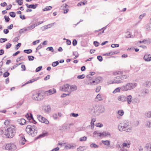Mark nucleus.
<instances>
[{"label": "nucleus", "instance_id": "nucleus-55", "mask_svg": "<svg viewBox=\"0 0 151 151\" xmlns=\"http://www.w3.org/2000/svg\"><path fill=\"white\" fill-rule=\"evenodd\" d=\"M78 116V114H75L74 113H72L70 114V116H73L75 117H76Z\"/></svg>", "mask_w": 151, "mask_h": 151}, {"label": "nucleus", "instance_id": "nucleus-32", "mask_svg": "<svg viewBox=\"0 0 151 151\" xmlns=\"http://www.w3.org/2000/svg\"><path fill=\"white\" fill-rule=\"evenodd\" d=\"M35 24H32L27 27V30H32L35 27Z\"/></svg>", "mask_w": 151, "mask_h": 151}, {"label": "nucleus", "instance_id": "nucleus-19", "mask_svg": "<svg viewBox=\"0 0 151 151\" xmlns=\"http://www.w3.org/2000/svg\"><path fill=\"white\" fill-rule=\"evenodd\" d=\"M139 43H143L144 44H148L151 43V40L150 39H145L142 41H139Z\"/></svg>", "mask_w": 151, "mask_h": 151}, {"label": "nucleus", "instance_id": "nucleus-46", "mask_svg": "<svg viewBox=\"0 0 151 151\" xmlns=\"http://www.w3.org/2000/svg\"><path fill=\"white\" fill-rule=\"evenodd\" d=\"M9 15L11 17H15L16 14L15 12H12L9 13Z\"/></svg>", "mask_w": 151, "mask_h": 151}, {"label": "nucleus", "instance_id": "nucleus-51", "mask_svg": "<svg viewBox=\"0 0 151 151\" xmlns=\"http://www.w3.org/2000/svg\"><path fill=\"white\" fill-rule=\"evenodd\" d=\"M120 116L123 115L124 114V111L122 110H119L118 112Z\"/></svg>", "mask_w": 151, "mask_h": 151}, {"label": "nucleus", "instance_id": "nucleus-45", "mask_svg": "<svg viewBox=\"0 0 151 151\" xmlns=\"http://www.w3.org/2000/svg\"><path fill=\"white\" fill-rule=\"evenodd\" d=\"M16 2L19 5H21L23 4L22 0H16Z\"/></svg>", "mask_w": 151, "mask_h": 151}, {"label": "nucleus", "instance_id": "nucleus-44", "mask_svg": "<svg viewBox=\"0 0 151 151\" xmlns=\"http://www.w3.org/2000/svg\"><path fill=\"white\" fill-rule=\"evenodd\" d=\"M87 137L86 136H84L80 138L79 140L81 141H86V140Z\"/></svg>", "mask_w": 151, "mask_h": 151}, {"label": "nucleus", "instance_id": "nucleus-63", "mask_svg": "<svg viewBox=\"0 0 151 151\" xmlns=\"http://www.w3.org/2000/svg\"><path fill=\"white\" fill-rule=\"evenodd\" d=\"M10 122V121L9 120H6L4 122V124L6 125H8Z\"/></svg>", "mask_w": 151, "mask_h": 151}, {"label": "nucleus", "instance_id": "nucleus-31", "mask_svg": "<svg viewBox=\"0 0 151 151\" xmlns=\"http://www.w3.org/2000/svg\"><path fill=\"white\" fill-rule=\"evenodd\" d=\"M87 1L86 0H84L83 1H82L81 2H80L79 3H78L77 4V6H81L82 5H85L87 3Z\"/></svg>", "mask_w": 151, "mask_h": 151}, {"label": "nucleus", "instance_id": "nucleus-18", "mask_svg": "<svg viewBox=\"0 0 151 151\" xmlns=\"http://www.w3.org/2000/svg\"><path fill=\"white\" fill-rule=\"evenodd\" d=\"M144 59L146 62H149L151 61V57L149 55H145L144 57Z\"/></svg>", "mask_w": 151, "mask_h": 151}, {"label": "nucleus", "instance_id": "nucleus-14", "mask_svg": "<svg viewBox=\"0 0 151 151\" xmlns=\"http://www.w3.org/2000/svg\"><path fill=\"white\" fill-rule=\"evenodd\" d=\"M126 101H127V104H130L132 102V97L131 95H129L126 97Z\"/></svg>", "mask_w": 151, "mask_h": 151}, {"label": "nucleus", "instance_id": "nucleus-59", "mask_svg": "<svg viewBox=\"0 0 151 151\" xmlns=\"http://www.w3.org/2000/svg\"><path fill=\"white\" fill-rule=\"evenodd\" d=\"M12 46V44L10 43H8L6 44V47L8 49L10 48Z\"/></svg>", "mask_w": 151, "mask_h": 151}, {"label": "nucleus", "instance_id": "nucleus-1", "mask_svg": "<svg viewBox=\"0 0 151 151\" xmlns=\"http://www.w3.org/2000/svg\"><path fill=\"white\" fill-rule=\"evenodd\" d=\"M118 128L119 130L121 132L125 131L127 132H130L132 130V127L131 124L128 122L120 123L118 125Z\"/></svg>", "mask_w": 151, "mask_h": 151}, {"label": "nucleus", "instance_id": "nucleus-13", "mask_svg": "<svg viewBox=\"0 0 151 151\" xmlns=\"http://www.w3.org/2000/svg\"><path fill=\"white\" fill-rule=\"evenodd\" d=\"M100 137H109L111 136V134L109 132H101V134H100Z\"/></svg>", "mask_w": 151, "mask_h": 151}, {"label": "nucleus", "instance_id": "nucleus-48", "mask_svg": "<svg viewBox=\"0 0 151 151\" xmlns=\"http://www.w3.org/2000/svg\"><path fill=\"white\" fill-rule=\"evenodd\" d=\"M27 31H28L27 28H24L23 29H21L20 30L19 32L21 33H24Z\"/></svg>", "mask_w": 151, "mask_h": 151}, {"label": "nucleus", "instance_id": "nucleus-64", "mask_svg": "<svg viewBox=\"0 0 151 151\" xmlns=\"http://www.w3.org/2000/svg\"><path fill=\"white\" fill-rule=\"evenodd\" d=\"M101 89V86H98L97 87L96 90V92H99Z\"/></svg>", "mask_w": 151, "mask_h": 151}, {"label": "nucleus", "instance_id": "nucleus-62", "mask_svg": "<svg viewBox=\"0 0 151 151\" xmlns=\"http://www.w3.org/2000/svg\"><path fill=\"white\" fill-rule=\"evenodd\" d=\"M73 45L74 46L76 45L77 44V41L76 40H74L73 42Z\"/></svg>", "mask_w": 151, "mask_h": 151}, {"label": "nucleus", "instance_id": "nucleus-5", "mask_svg": "<svg viewBox=\"0 0 151 151\" xmlns=\"http://www.w3.org/2000/svg\"><path fill=\"white\" fill-rule=\"evenodd\" d=\"M3 149L11 151L15 150L17 149L16 145L13 143H10L4 144L2 147Z\"/></svg>", "mask_w": 151, "mask_h": 151}, {"label": "nucleus", "instance_id": "nucleus-23", "mask_svg": "<svg viewBox=\"0 0 151 151\" xmlns=\"http://www.w3.org/2000/svg\"><path fill=\"white\" fill-rule=\"evenodd\" d=\"M26 5L27 8H33L35 9L37 6V4H30L29 5L27 4H26Z\"/></svg>", "mask_w": 151, "mask_h": 151}, {"label": "nucleus", "instance_id": "nucleus-37", "mask_svg": "<svg viewBox=\"0 0 151 151\" xmlns=\"http://www.w3.org/2000/svg\"><path fill=\"white\" fill-rule=\"evenodd\" d=\"M102 142L104 145H107V146L109 145H110V141L109 140H102Z\"/></svg>", "mask_w": 151, "mask_h": 151}, {"label": "nucleus", "instance_id": "nucleus-60", "mask_svg": "<svg viewBox=\"0 0 151 151\" xmlns=\"http://www.w3.org/2000/svg\"><path fill=\"white\" fill-rule=\"evenodd\" d=\"M139 102V100L135 98L133 99V101H132V102L134 103H138Z\"/></svg>", "mask_w": 151, "mask_h": 151}, {"label": "nucleus", "instance_id": "nucleus-7", "mask_svg": "<svg viewBox=\"0 0 151 151\" xmlns=\"http://www.w3.org/2000/svg\"><path fill=\"white\" fill-rule=\"evenodd\" d=\"M99 105H95L91 109V112L93 115H99Z\"/></svg>", "mask_w": 151, "mask_h": 151}, {"label": "nucleus", "instance_id": "nucleus-40", "mask_svg": "<svg viewBox=\"0 0 151 151\" xmlns=\"http://www.w3.org/2000/svg\"><path fill=\"white\" fill-rule=\"evenodd\" d=\"M121 90V87L117 88H116L113 92V93H115L117 92H119L120 90Z\"/></svg>", "mask_w": 151, "mask_h": 151}, {"label": "nucleus", "instance_id": "nucleus-24", "mask_svg": "<svg viewBox=\"0 0 151 151\" xmlns=\"http://www.w3.org/2000/svg\"><path fill=\"white\" fill-rule=\"evenodd\" d=\"M77 89V87L76 85H74L71 86H70V93L72 92L76 91Z\"/></svg>", "mask_w": 151, "mask_h": 151}, {"label": "nucleus", "instance_id": "nucleus-3", "mask_svg": "<svg viewBox=\"0 0 151 151\" xmlns=\"http://www.w3.org/2000/svg\"><path fill=\"white\" fill-rule=\"evenodd\" d=\"M137 86V83L134 82L128 83L121 87V90L123 91L131 90Z\"/></svg>", "mask_w": 151, "mask_h": 151}, {"label": "nucleus", "instance_id": "nucleus-25", "mask_svg": "<svg viewBox=\"0 0 151 151\" xmlns=\"http://www.w3.org/2000/svg\"><path fill=\"white\" fill-rule=\"evenodd\" d=\"M76 147V145H74L73 144H68L67 145H66L65 147V148H68L69 149H73L75 148Z\"/></svg>", "mask_w": 151, "mask_h": 151}, {"label": "nucleus", "instance_id": "nucleus-15", "mask_svg": "<svg viewBox=\"0 0 151 151\" xmlns=\"http://www.w3.org/2000/svg\"><path fill=\"white\" fill-rule=\"evenodd\" d=\"M26 141L24 136L22 135L20 136L19 143L21 144L24 145Z\"/></svg>", "mask_w": 151, "mask_h": 151}, {"label": "nucleus", "instance_id": "nucleus-54", "mask_svg": "<svg viewBox=\"0 0 151 151\" xmlns=\"http://www.w3.org/2000/svg\"><path fill=\"white\" fill-rule=\"evenodd\" d=\"M93 134L95 135L97 134L99 135V136L100 137V134H101V132H99V131H96L94 132H93Z\"/></svg>", "mask_w": 151, "mask_h": 151}, {"label": "nucleus", "instance_id": "nucleus-10", "mask_svg": "<svg viewBox=\"0 0 151 151\" xmlns=\"http://www.w3.org/2000/svg\"><path fill=\"white\" fill-rule=\"evenodd\" d=\"M122 82L121 80V78L120 76H117L114 78V80L112 81V82L110 83H119Z\"/></svg>", "mask_w": 151, "mask_h": 151}, {"label": "nucleus", "instance_id": "nucleus-42", "mask_svg": "<svg viewBox=\"0 0 151 151\" xmlns=\"http://www.w3.org/2000/svg\"><path fill=\"white\" fill-rule=\"evenodd\" d=\"M24 52L27 54H29L32 52V50L31 49L25 50Z\"/></svg>", "mask_w": 151, "mask_h": 151}, {"label": "nucleus", "instance_id": "nucleus-20", "mask_svg": "<svg viewBox=\"0 0 151 151\" xmlns=\"http://www.w3.org/2000/svg\"><path fill=\"white\" fill-rule=\"evenodd\" d=\"M145 148L147 151H151V143L147 144L145 147Z\"/></svg>", "mask_w": 151, "mask_h": 151}, {"label": "nucleus", "instance_id": "nucleus-27", "mask_svg": "<svg viewBox=\"0 0 151 151\" xmlns=\"http://www.w3.org/2000/svg\"><path fill=\"white\" fill-rule=\"evenodd\" d=\"M144 85L145 87H150L151 86V81H146L144 84Z\"/></svg>", "mask_w": 151, "mask_h": 151}, {"label": "nucleus", "instance_id": "nucleus-39", "mask_svg": "<svg viewBox=\"0 0 151 151\" xmlns=\"http://www.w3.org/2000/svg\"><path fill=\"white\" fill-rule=\"evenodd\" d=\"M121 78V80L124 79H127L129 77V76L127 75H122L120 76Z\"/></svg>", "mask_w": 151, "mask_h": 151}, {"label": "nucleus", "instance_id": "nucleus-61", "mask_svg": "<svg viewBox=\"0 0 151 151\" xmlns=\"http://www.w3.org/2000/svg\"><path fill=\"white\" fill-rule=\"evenodd\" d=\"M9 75V73L8 72H6L4 74L3 76L4 77H7Z\"/></svg>", "mask_w": 151, "mask_h": 151}, {"label": "nucleus", "instance_id": "nucleus-50", "mask_svg": "<svg viewBox=\"0 0 151 151\" xmlns=\"http://www.w3.org/2000/svg\"><path fill=\"white\" fill-rule=\"evenodd\" d=\"M28 58L29 61L33 60L34 59V57L33 56H28Z\"/></svg>", "mask_w": 151, "mask_h": 151}, {"label": "nucleus", "instance_id": "nucleus-41", "mask_svg": "<svg viewBox=\"0 0 151 151\" xmlns=\"http://www.w3.org/2000/svg\"><path fill=\"white\" fill-rule=\"evenodd\" d=\"M90 147H93L94 148H97L99 146L95 143H92L90 145Z\"/></svg>", "mask_w": 151, "mask_h": 151}, {"label": "nucleus", "instance_id": "nucleus-28", "mask_svg": "<svg viewBox=\"0 0 151 151\" xmlns=\"http://www.w3.org/2000/svg\"><path fill=\"white\" fill-rule=\"evenodd\" d=\"M55 23H51L47 25L44 26H43V27L45 29H47L48 28H50L52 27L53 26Z\"/></svg>", "mask_w": 151, "mask_h": 151}, {"label": "nucleus", "instance_id": "nucleus-8", "mask_svg": "<svg viewBox=\"0 0 151 151\" xmlns=\"http://www.w3.org/2000/svg\"><path fill=\"white\" fill-rule=\"evenodd\" d=\"M60 90L65 92H68L69 93H70V86L68 84H65L62 86L60 88Z\"/></svg>", "mask_w": 151, "mask_h": 151}, {"label": "nucleus", "instance_id": "nucleus-17", "mask_svg": "<svg viewBox=\"0 0 151 151\" xmlns=\"http://www.w3.org/2000/svg\"><path fill=\"white\" fill-rule=\"evenodd\" d=\"M99 114L100 113H103L105 111V108L102 105H99Z\"/></svg>", "mask_w": 151, "mask_h": 151}, {"label": "nucleus", "instance_id": "nucleus-36", "mask_svg": "<svg viewBox=\"0 0 151 151\" xmlns=\"http://www.w3.org/2000/svg\"><path fill=\"white\" fill-rule=\"evenodd\" d=\"M145 125L147 128L150 127L151 122L149 121H147L145 122Z\"/></svg>", "mask_w": 151, "mask_h": 151}, {"label": "nucleus", "instance_id": "nucleus-21", "mask_svg": "<svg viewBox=\"0 0 151 151\" xmlns=\"http://www.w3.org/2000/svg\"><path fill=\"white\" fill-rule=\"evenodd\" d=\"M43 109L47 113L49 112L51 110L50 106L49 105L44 106L43 107Z\"/></svg>", "mask_w": 151, "mask_h": 151}, {"label": "nucleus", "instance_id": "nucleus-34", "mask_svg": "<svg viewBox=\"0 0 151 151\" xmlns=\"http://www.w3.org/2000/svg\"><path fill=\"white\" fill-rule=\"evenodd\" d=\"M145 116L148 118H151V111H149L145 113Z\"/></svg>", "mask_w": 151, "mask_h": 151}, {"label": "nucleus", "instance_id": "nucleus-52", "mask_svg": "<svg viewBox=\"0 0 151 151\" xmlns=\"http://www.w3.org/2000/svg\"><path fill=\"white\" fill-rule=\"evenodd\" d=\"M59 64V62L58 61L54 62L52 63V66L53 67H55L58 65Z\"/></svg>", "mask_w": 151, "mask_h": 151}, {"label": "nucleus", "instance_id": "nucleus-33", "mask_svg": "<svg viewBox=\"0 0 151 151\" xmlns=\"http://www.w3.org/2000/svg\"><path fill=\"white\" fill-rule=\"evenodd\" d=\"M52 8V7L51 6H47L44 9H42L43 11H47L50 10Z\"/></svg>", "mask_w": 151, "mask_h": 151}, {"label": "nucleus", "instance_id": "nucleus-47", "mask_svg": "<svg viewBox=\"0 0 151 151\" xmlns=\"http://www.w3.org/2000/svg\"><path fill=\"white\" fill-rule=\"evenodd\" d=\"M85 76L84 74H82L81 75H78L77 76V78L78 79H83L85 77Z\"/></svg>", "mask_w": 151, "mask_h": 151}, {"label": "nucleus", "instance_id": "nucleus-16", "mask_svg": "<svg viewBox=\"0 0 151 151\" xmlns=\"http://www.w3.org/2000/svg\"><path fill=\"white\" fill-rule=\"evenodd\" d=\"M17 122L21 125H24L26 123V120L24 119H21L17 120Z\"/></svg>", "mask_w": 151, "mask_h": 151}, {"label": "nucleus", "instance_id": "nucleus-26", "mask_svg": "<svg viewBox=\"0 0 151 151\" xmlns=\"http://www.w3.org/2000/svg\"><path fill=\"white\" fill-rule=\"evenodd\" d=\"M130 143L128 141H125L122 144L123 147H127L129 148V147Z\"/></svg>", "mask_w": 151, "mask_h": 151}, {"label": "nucleus", "instance_id": "nucleus-58", "mask_svg": "<svg viewBox=\"0 0 151 151\" xmlns=\"http://www.w3.org/2000/svg\"><path fill=\"white\" fill-rule=\"evenodd\" d=\"M7 40L6 38H1L0 39V42L1 43H4Z\"/></svg>", "mask_w": 151, "mask_h": 151}, {"label": "nucleus", "instance_id": "nucleus-43", "mask_svg": "<svg viewBox=\"0 0 151 151\" xmlns=\"http://www.w3.org/2000/svg\"><path fill=\"white\" fill-rule=\"evenodd\" d=\"M45 134H46L44 133L40 134L36 138V139H38L40 138L43 137L45 136Z\"/></svg>", "mask_w": 151, "mask_h": 151}, {"label": "nucleus", "instance_id": "nucleus-38", "mask_svg": "<svg viewBox=\"0 0 151 151\" xmlns=\"http://www.w3.org/2000/svg\"><path fill=\"white\" fill-rule=\"evenodd\" d=\"M96 99H97L98 101H101L103 100L100 94H99L97 95L96 97Z\"/></svg>", "mask_w": 151, "mask_h": 151}, {"label": "nucleus", "instance_id": "nucleus-35", "mask_svg": "<svg viewBox=\"0 0 151 151\" xmlns=\"http://www.w3.org/2000/svg\"><path fill=\"white\" fill-rule=\"evenodd\" d=\"M96 119L93 118L92 119L91 122V126L92 128L94 126V122L96 121Z\"/></svg>", "mask_w": 151, "mask_h": 151}, {"label": "nucleus", "instance_id": "nucleus-6", "mask_svg": "<svg viewBox=\"0 0 151 151\" xmlns=\"http://www.w3.org/2000/svg\"><path fill=\"white\" fill-rule=\"evenodd\" d=\"M43 95L40 93L35 92L32 95V98L35 101H41L44 98Z\"/></svg>", "mask_w": 151, "mask_h": 151}, {"label": "nucleus", "instance_id": "nucleus-9", "mask_svg": "<svg viewBox=\"0 0 151 151\" xmlns=\"http://www.w3.org/2000/svg\"><path fill=\"white\" fill-rule=\"evenodd\" d=\"M37 118L39 121L41 122L45 123L48 124H49V121L45 117L40 115H37Z\"/></svg>", "mask_w": 151, "mask_h": 151}, {"label": "nucleus", "instance_id": "nucleus-2", "mask_svg": "<svg viewBox=\"0 0 151 151\" xmlns=\"http://www.w3.org/2000/svg\"><path fill=\"white\" fill-rule=\"evenodd\" d=\"M16 131V127L15 126H9L7 129V133L5 135L8 138H12L15 135Z\"/></svg>", "mask_w": 151, "mask_h": 151}, {"label": "nucleus", "instance_id": "nucleus-57", "mask_svg": "<svg viewBox=\"0 0 151 151\" xmlns=\"http://www.w3.org/2000/svg\"><path fill=\"white\" fill-rule=\"evenodd\" d=\"M84 149V147H83L80 146L77 149L78 151H81L83 150Z\"/></svg>", "mask_w": 151, "mask_h": 151}, {"label": "nucleus", "instance_id": "nucleus-11", "mask_svg": "<svg viewBox=\"0 0 151 151\" xmlns=\"http://www.w3.org/2000/svg\"><path fill=\"white\" fill-rule=\"evenodd\" d=\"M56 89L53 88L45 91V95L48 96L54 94L56 93Z\"/></svg>", "mask_w": 151, "mask_h": 151}, {"label": "nucleus", "instance_id": "nucleus-53", "mask_svg": "<svg viewBox=\"0 0 151 151\" xmlns=\"http://www.w3.org/2000/svg\"><path fill=\"white\" fill-rule=\"evenodd\" d=\"M73 54L75 57L74 58V59L76 58L78 56V53L77 52H73Z\"/></svg>", "mask_w": 151, "mask_h": 151}, {"label": "nucleus", "instance_id": "nucleus-4", "mask_svg": "<svg viewBox=\"0 0 151 151\" xmlns=\"http://www.w3.org/2000/svg\"><path fill=\"white\" fill-rule=\"evenodd\" d=\"M26 132L32 136H35L37 133V131L36 129V127L34 125H28L26 128Z\"/></svg>", "mask_w": 151, "mask_h": 151}, {"label": "nucleus", "instance_id": "nucleus-12", "mask_svg": "<svg viewBox=\"0 0 151 151\" xmlns=\"http://www.w3.org/2000/svg\"><path fill=\"white\" fill-rule=\"evenodd\" d=\"M117 100L121 102H124L126 101V96L123 95H120L117 97Z\"/></svg>", "mask_w": 151, "mask_h": 151}, {"label": "nucleus", "instance_id": "nucleus-30", "mask_svg": "<svg viewBox=\"0 0 151 151\" xmlns=\"http://www.w3.org/2000/svg\"><path fill=\"white\" fill-rule=\"evenodd\" d=\"M25 116L28 119L31 120V119H32L33 120V118L31 114H30L29 115L28 114H27Z\"/></svg>", "mask_w": 151, "mask_h": 151}, {"label": "nucleus", "instance_id": "nucleus-22", "mask_svg": "<svg viewBox=\"0 0 151 151\" xmlns=\"http://www.w3.org/2000/svg\"><path fill=\"white\" fill-rule=\"evenodd\" d=\"M67 129V126L66 125L64 124L60 126L59 127V129L63 131H65Z\"/></svg>", "mask_w": 151, "mask_h": 151}, {"label": "nucleus", "instance_id": "nucleus-29", "mask_svg": "<svg viewBox=\"0 0 151 151\" xmlns=\"http://www.w3.org/2000/svg\"><path fill=\"white\" fill-rule=\"evenodd\" d=\"M95 79L96 81V84H97L99 83L100 82L102 81L103 80V78L101 77H97Z\"/></svg>", "mask_w": 151, "mask_h": 151}, {"label": "nucleus", "instance_id": "nucleus-56", "mask_svg": "<svg viewBox=\"0 0 151 151\" xmlns=\"http://www.w3.org/2000/svg\"><path fill=\"white\" fill-rule=\"evenodd\" d=\"M48 50L49 51H51L52 52H53L54 51V49L52 47H48L47 48V50H48Z\"/></svg>", "mask_w": 151, "mask_h": 151}, {"label": "nucleus", "instance_id": "nucleus-49", "mask_svg": "<svg viewBox=\"0 0 151 151\" xmlns=\"http://www.w3.org/2000/svg\"><path fill=\"white\" fill-rule=\"evenodd\" d=\"M90 80V79H89L88 80V79H86L85 80V83L86 84V85H90V82H89V81Z\"/></svg>", "mask_w": 151, "mask_h": 151}]
</instances>
